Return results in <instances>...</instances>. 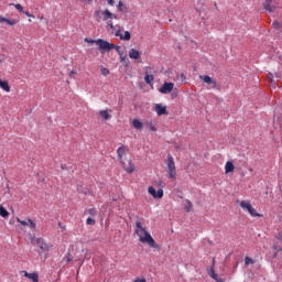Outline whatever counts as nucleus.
<instances>
[{
  "instance_id": "f257e3e1",
  "label": "nucleus",
  "mask_w": 282,
  "mask_h": 282,
  "mask_svg": "<svg viewBox=\"0 0 282 282\" xmlns=\"http://www.w3.org/2000/svg\"><path fill=\"white\" fill-rule=\"evenodd\" d=\"M134 232L139 237V241L141 243H148L150 248L160 250V245L155 242V239H153V236H151V234L147 230V227L142 226V223L140 220L135 223Z\"/></svg>"
},
{
  "instance_id": "f03ea898",
  "label": "nucleus",
  "mask_w": 282,
  "mask_h": 282,
  "mask_svg": "<svg viewBox=\"0 0 282 282\" xmlns=\"http://www.w3.org/2000/svg\"><path fill=\"white\" fill-rule=\"evenodd\" d=\"M85 43H96V45H98V50L99 52H111V50H120V46H115L112 43H109L102 39H98V40H90V39H85Z\"/></svg>"
},
{
  "instance_id": "7ed1b4c3",
  "label": "nucleus",
  "mask_w": 282,
  "mask_h": 282,
  "mask_svg": "<svg viewBox=\"0 0 282 282\" xmlns=\"http://www.w3.org/2000/svg\"><path fill=\"white\" fill-rule=\"evenodd\" d=\"M167 166L166 173L170 180H177V169L175 167V159L173 155L169 154L167 160L165 161Z\"/></svg>"
},
{
  "instance_id": "20e7f679",
  "label": "nucleus",
  "mask_w": 282,
  "mask_h": 282,
  "mask_svg": "<svg viewBox=\"0 0 282 282\" xmlns=\"http://www.w3.org/2000/svg\"><path fill=\"white\" fill-rule=\"evenodd\" d=\"M238 204L240 208H242V210H248L251 217H263V215L257 213V209L252 207V204L250 203V200H241V202H238Z\"/></svg>"
},
{
  "instance_id": "39448f33",
  "label": "nucleus",
  "mask_w": 282,
  "mask_h": 282,
  "mask_svg": "<svg viewBox=\"0 0 282 282\" xmlns=\"http://www.w3.org/2000/svg\"><path fill=\"white\" fill-rule=\"evenodd\" d=\"M31 243H32V246H39L40 250H44V251L52 250V246L47 245V242H45V240H43V238L33 237L31 239Z\"/></svg>"
},
{
  "instance_id": "423d86ee",
  "label": "nucleus",
  "mask_w": 282,
  "mask_h": 282,
  "mask_svg": "<svg viewBox=\"0 0 282 282\" xmlns=\"http://www.w3.org/2000/svg\"><path fill=\"white\" fill-rule=\"evenodd\" d=\"M100 14L102 15V21H109V19H118V15L111 13L109 9H106L104 11L101 10L95 11V17H98L100 19Z\"/></svg>"
},
{
  "instance_id": "0eeeda50",
  "label": "nucleus",
  "mask_w": 282,
  "mask_h": 282,
  "mask_svg": "<svg viewBox=\"0 0 282 282\" xmlns=\"http://www.w3.org/2000/svg\"><path fill=\"white\" fill-rule=\"evenodd\" d=\"M199 79L206 83V85H212V89H219V85H217V80L213 79V77L208 75H199Z\"/></svg>"
},
{
  "instance_id": "6e6552de",
  "label": "nucleus",
  "mask_w": 282,
  "mask_h": 282,
  "mask_svg": "<svg viewBox=\"0 0 282 282\" xmlns=\"http://www.w3.org/2000/svg\"><path fill=\"white\" fill-rule=\"evenodd\" d=\"M149 195H151L154 199H162L164 197V189L160 188L155 191V187L150 186L148 188Z\"/></svg>"
},
{
  "instance_id": "1a4fd4ad",
  "label": "nucleus",
  "mask_w": 282,
  "mask_h": 282,
  "mask_svg": "<svg viewBox=\"0 0 282 282\" xmlns=\"http://www.w3.org/2000/svg\"><path fill=\"white\" fill-rule=\"evenodd\" d=\"M121 164H122L123 170L126 171V173L131 174V173L135 172V165L133 164V161H131V159L126 160V161L123 159Z\"/></svg>"
},
{
  "instance_id": "9d476101",
  "label": "nucleus",
  "mask_w": 282,
  "mask_h": 282,
  "mask_svg": "<svg viewBox=\"0 0 282 282\" xmlns=\"http://www.w3.org/2000/svg\"><path fill=\"white\" fill-rule=\"evenodd\" d=\"M173 87H175V84L165 82L159 91L160 94H171L173 91Z\"/></svg>"
},
{
  "instance_id": "9b49d317",
  "label": "nucleus",
  "mask_w": 282,
  "mask_h": 282,
  "mask_svg": "<svg viewBox=\"0 0 282 282\" xmlns=\"http://www.w3.org/2000/svg\"><path fill=\"white\" fill-rule=\"evenodd\" d=\"M18 224H21V226H29L31 230H36V223H34L32 219L28 220H21V218H17Z\"/></svg>"
},
{
  "instance_id": "f8f14e48",
  "label": "nucleus",
  "mask_w": 282,
  "mask_h": 282,
  "mask_svg": "<svg viewBox=\"0 0 282 282\" xmlns=\"http://www.w3.org/2000/svg\"><path fill=\"white\" fill-rule=\"evenodd\" d=\"M154 111L158 113V116H169L166 106H163L162 104H156L154 107Z\"/></svg>"
},
{
  "instance_id": "ddd939ff",
  "label": "nucleus",
  "mask_w": 282,
  "mask_h": 282,
  "mask_svg": "<svg viewBox=\"0 0 282 282\" xmlns=\"http://www.w3.org/2000/svg\"><path fill=\"white\" fill-rule=\"evenodd\" d=\"M10 6H14L15 10H18V12H22L23 14H25V17H29L30 19H34V15L32 13L23 10V6H21V3H17V4L10 3Z\"/></svg>"
},
{
  "instance_id": "4468645a",
  "label": "nucleus",
  "mask_w": 282,
  "mask_h": 282,
  "mask_svg": "<svg viewBox=\"0 0 282 282\" xmlns=\"http://www.w3.org/2000/svg\"><path fill=\"white\" fill-rule=\"evenodd\" d=\"M263 8L267 12H274L276 10V7L272 6V0H264Z\"/></svg>"
},
{
  "instance_id": "2eb2a0df",
  "label": "nucleus",
  "mask_w": 282,
  "mask_h": 282,
  "mask_svg": "<svg viewBox=\"0 0 282 282\" xmlns=\"http://www.w3.org/2000/svg\"><path fill=\"white\" fill-rule=\"evenodd\" d=\"M127 151H129V149L124 145H121L120 148H118L117 150V155L119 158V161L122 162V158H124Z\"/></svg>"
},
{
  "instance_id": "dca6fc26",
  "label": "nucleus",
  "mask_w": 282,
  "mask_h": 282,
  "mask_svg": "<svg viewBox=\"0 0 282 282\" xmlns=\"http://www.w3.org/2000/svg\"><path fill=\"white\" fill-rule=\"evenodd\" d=\"M272 249L274 250L273 257H274V259H276V254H279V252H281V250H282L281 241L275 239L274 240V245L272 246Z\"/></svg>"
},
{
  "instance_id": "f3484780",
  "label": "nucleus",
  "mask_w": 282,
  "mask_h": 282,
  "mask_svg": "<svg viewBox=\"0 0 282 282\" xmlns=\"http://www.w3.org/2000/svg\"><path fill=\"white\" fill-rule=\"evenodd\" d=\"M129 58H132V61H138V58H140V51L131 48L129 51Z\"/></svg>"
},
{
  "instance_id": "a211bd4d",
  "label": "nucleus",
  "mask_w": 282,
  "mask_h": 282,
  "mask_svg": "<svg viewBox=\"0 0 282 282\" xmlns=\"http://www.w3.org/2000/svg\"><path fill=\"white\" fill-rule=\"evenodd\" d=\"M116 36H119L121 41H131V33L129 31H124L123 34H120L119 32H117Z\"/></svg>"
},
{
  "instance_id": "6ab92c4d",
  "label": "nucleus",
  "mask_w": 282,
  "mask_h": 282,
  "mask_svg": "<svg viewBox=\"0 0 282 282\" xmlns=\"http://www.w3.org/2000/svg\"><path fill=\"white\" fill-rule=\"evenodd\" d=\"M144 126L147 127V129H149V131H158V127L155 126V123H153L152 120H148L144 122Z\"/></svg>"
},
{
  "instance_id": "aec40b11",
  "label": "nucleus",
  "mask_w": 282,
  "mask_h": 282,
  "mask_svg": "<svg viewBox=\"0 0 282 282\" xmlns=\"http://www.w3.org/2000/svg\"><path fill=\"white\" fill-rule=\"evenodd\" d=\"M234 171H235V164H232L231 161H228L225 164V173H226V175H228V173H232Z\"/></svg>"
},
{
  "instance_id": "412c9836",
  "label": "nucleus",
  "mask_w": 282,
  "mask_h": 282,
  "mask_svg": "<svg viewBox=\"0 0 282 282\" xmlns=\"http://www.w3.org/2000/svg\"><path fill=\"white\" fill-rule=\"evenodd\" d=\"M0 87L3 89V91H7V94H10V84L7 80L0 79Z\"/></svg>"
},
{
  "instance_id": "4be33fe9",
  "label": "nucleus",
  "mask_w": 282,
  "mask_h": 282,
  "mask_svg": "<svg viewBox=\"0 0 282 282\" xmlns=\"http://www.w3.org/2000/svg\"><path fill=\"white\" fill-rule=\"evenodd\" d=\"M0 217H3V219H8L10 217V212L3 207V205H0Z\"/></svg>"
},
{
  "instance_id": "5701e85b",
  "label": "nucleus",
  "mask_w": 282,
  "mask_h": 282,
  "mask_svg": "<svg viewBox=\"0 0 282 282\" xmlns=\"http://www.w3.org/2000/svg\"><path fill=\"white\" fill-rule=\"evenodd\" d=\"M24 276H26V279H30L33 282H39V274L36 273H28V271H25Z\"/></svg>"
},
{
  "instance_id": "b1692460",
  "label": "nucleus",
  "mask_w": 282,
  "mask_h": 282,
  "mask_svg": "<svg viewBox=\"0 0 282 282\" xmlns=\"http://www.w3.org/2000/svg\"><path fill=\"white\" fill-rule=\"evenodd\" d=\"M132 127H133V129H137L138 131H142L143 123L138 119H133Z\"/></svg>"
},
{
  "instance_id": "393cba45",
  "label": "nucleus",
  "mask_w": 282,
  "mask_h": 282,
  "mask_svg": "<svg viewBox=\"0 0 282 282\" xmlns=\"http://www.w3.org/2000/svg\"><path fill=\"white\" fill-rule=\"evenodd\" d=\"M117 10L119 12H129L127 6L124 3H122V1H119L118 6H117Z\"/></svg>"
},
{
  "instance_id": "a878e982",
  "label": "nucleus",
  "mask_w": 282,
  "mask_h": 282,
  "mask_svg": "<svg viewBox=\"0 0 282 282\" xmlns=\"http://www.w3.org/2000/svg\"><path fill=\"white\" fill-rule=\"evenodd\" d=\"M99 116H101V118H104V120H111V115H109V112L107 110H100Z\"/></svg>"
},
{
  "instance_id": "bb28decb",
  "label": "nucleus",
  "mask_w": 282,
  "mask_h": 282,
  "mask_svg": "<svg viewBox=\"0 0 282 282\" xmlns=\"http://www.w3.org/2000/svg\"><path fill=\"white\" fill-rule=\"evenodd\" d=\"M144 80H145L147 85H152L153 80H155V78L153 77V75H149V73H145Z\"/></svg>"
},
{
  "instance_id": "cd10ccee",
  "label": "nucleus",
  "mask_w": 282,
  "mask_h": 282,
  "mask_svg": "<svg viewBox=\"0 0 282 282\" xmlns=\"http://www.w3.org/2000/svg\"><path fill=\"white\" fill-rule=\"evenodd\" d=\"M185 212L186 213L193 212V203H191V200H185Z\"/></svg>"
},
{
  "instance_id": "c85d7f7f",
  "label": "nucleus",
  "mask_w": 282,
  "mask_h": 282,
  "mask_svg": "<svg viewBox=\"0 0 282 282\" xmlns=\"http://www.w3.org/2000/svg\"><path fill=\"white\" fill-rule=\"evenodd\" d=\"M4 23L8 25H17L19 23V20H10V19H4Z\"/></svg>"
},
{
  "instance_id": "c756f323",
  "label": "nucleus",
  "mask_w": 282,
  "mask_h": 282,
  "mask_svg": "<svg viewBox=\"0 0 282 282\" xmlns=\"http://www.w3.org/2000/svg\"><path fill=\"white\" fill-rule=\"evenodd\" d=\"M254 263V260L250 257L245 258V265H252Z\"/></svg>"
},
{
  "instance_id": "7c9ffc66",
  "label": "nucleus",
  "mask_w": 282,
  "mask_h": 282,
  "mask_svg": "<svg viewBox=\"0 0 282 282\" xmlns=\"http://www.w3.org/2000/svg\"><path fill=\"white\" fill-rule=\"evenodd\" d=\"M208 275L212 278V279H217V273H215V269L210 268L208 270Z\"/></svg>"
},
{
  "instance_id": "2f4dec72",
  "label": "nucleus",
  "mask_w": 282,
  "mask_h": 282,
  "mask_svg": "<svg viewBox=\"0 0 282 282\" xmlns=\"http://www.w3.org/2000/svg\"><path fill=\"white\" fill-rule=\"evenodd\" d=\"M100 72H101V75H102V76H109V74H110V72H109L108 68H106V67H101V68H100Z\"/></svg>"
},
{
  "instance_id": "473e14b6",
  "label": "nucleus",
  "mask_w": 282,
  "mask_h": 282,
  "mask_svg": "<svg viewBox=\"0 0 282 282\" xmlns=\"http://www.w3.org/2000/svg\"><path fill=\"white\" fill-rule=\"evenodd\" d=\"M86 224H87L88 226H95V225H96V220L93 219V218H87Z\"/></svg>"
},
{
  "instance_id": "72a5a7b5",
  "label": "nucleus",
  "mask_w": 282,
  "mask_h": 282,
  "mask_svg": "<svg viewBox=\"0 0 282 282\" xmlns=\"http://www.w3.org/2000/svg\"><path fill=\"white\" fill-rule=\"evenodd\" d=\"M272 25L275 30H281V23L279 21H274Z\"/></svg>"
},
{
  "instance_id": "f704fd0d",
  "label": "nucleus",
  "mask_w": 282,
  "mask_h": 282,
  "mask_svg": "<svg viewBox=\"0 0 282 282\" xmlns=\"http://www.w3.org/2000/svg\"><path fill=\"white\" fill-rule=\"evenodd\" d=\"M88 214H89L91 217H95V215H96V208H90V209H88Z\"/></svg>"
},
{
  "instance_id": "c9c22d12",
  "label": "nucleus",
  "mask_w": 282,
  "mask_h": 282,
  "mask_svg": "<svg viewBox=\"0 0 282 282\" xmlns=\"http://www.w3.org/2000/svg\"><path fill=\"white\" fill-rule=\"evenodd\" d=\"M215 282H226V280H224L223 278H219V275H216V278H214Z\"/></svg>"
},
{
  "instance_id": "e433bc0d",
  "label": "nucleus",
  "mask_w": 282,
  "mask_h": 282,
  "mask_svg": "<svg viewBox=\"0 0 282 282\" xmlns=\"http://www.w3.org/2000/svg\"><path fill=\"white\" fill-rule=\"evenodd\" d=\"M58 227H59L63 231L66 230V227H65V225H63V223H58Z\"/></svg>"
},
{
  "instance_id": "4c0bfd02",
  "label": "nucleus",
  "mask_w": 282,
  "mask_h": 282,
  "mask_svg": "<svg viewBox=\"0 0 282 282\" xmlns=\"http://www.w3.org/2000/svg\"><path fill=\"white\" fill-rule=\"evenodd\" d=\"M113 3H116L115 0H108V6H113Z\"/></svg>"
},
{
  "instance_id": "58836bf2",
  "label": "nucleus",
  "mask_w": 282,
  "mask_h": 282,
  "mask_svg": "<svg viewBox=\"0 0 282 282\" xmlns=\"http://www.w3.org/2000/svg\"><path fill=\"white\" fill-rule=\"evenodd\" d=\"M0 23H6V18L0 15Z\"/></svg>"
},
{
  "instance_id": "ea45409f",
  "label": "nucleus",
  "mask_w": 282,
  "mask_h": 282,
  "mask_svg": "<svg viewBox=\"0 0 282 282\" xmlns=\"http://www.w3.org/2000/svg\"><path fill=\"white\" fill-rule=\"evenodd\" d=\"M210 268H213V270H215V258H213L212 267Z\"/></svg>"
},
{
  "instance_id": "a19ab883",
  "label": "nucleus",
  "mask_w": 282,
  "mask_h": 282,
  "mask_svg": "<svg viewBox=\"0 0 282 282\" xmlns=\"http://www.w3.org/2000/svg\"><path fill=\"white\" fill-rule=\"evenodd\" d=\"M108 25L111 28V30H113V22L109 21Z\"/></svg>"
},
{
  "instance_id": "79ce46f5",
  "label": "nucleus",
  "mask_w": 282,
  "mask_h": 282,
  "mask_svg": "<svg viewBox=\"0 0 282 282\" xmlns=\"http://www.w3.org/2000/svg\"><path fill=\"white\" fill-rule=\"evenodd\" d=\"M76 74V70H72L70 73H69V76H74Z\"/></svg>"
},
{
  "instance_id": "37998d69",
  "label": "nucleus",
  "mask_w": 282,
  "mask_h": 282,
  "mask_svg": "<svg viewBox=\"0 0 282 282\" xmlns=\"http://www.w3.org/2000/svg\"><path fill=\"white\" fill-rule=\"evenodd\" d=\"M269 78H270V80H271V83H272V74H269Z\"/></svg>"
},
{
  "instance_id": "c03bdc74",
  "label": "nucleus",
  "mask_w": 282,
  "mask_h": 282,
  "mask_svg": "<svg viewBox=\"0 0 282 282\" xmlns=\"http://www.w3.org/2000/svg\"><path fill=\"white\" fill-rule=\"evenodd\" d=\"M29 23H32V20H31V19H29Z\"/></svg>"
},
{
  "instance_id": "a18cd8bd",
  "label": "nucleus",
  "mask_w": 282,
  "mask_h": 282,
  "mask_svg": "<svg viewBox=\"0 0 282 282\" xmlns=\"http://www.w3.org/2000/svg\"><path fill=\"white\" fill-rule=\"evenodd\" d=\"M0 63H1V59H0Z\"/></svg>"
}]
</instances>
